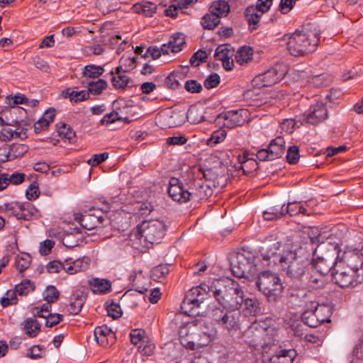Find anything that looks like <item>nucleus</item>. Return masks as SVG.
<instances>
[{"label": "nucleus", "mask_w": 363, "mask_h": 363, "mask_svg": "<svg viewBox=\"0 0 363 363\" xmlns=\"http://www.w3.org/2000/svg\"><path fill=\"white\" fill-rule=\"evenodd\" d=\"M215 15L209 11L203 16L201 23L204 29L213 30L220 23V18Z\"/></svg>", "instance_id": "nucleus-42"}, {"label": "nucleus", "mask_w": 363, "mask_h": 363, "mask_svg": "<svg viewBox=\"0 0 363 363\" xmlns=\"http://www.w3.org/2000/svg\"><path fill=\"white\" fill-rule=\"evenodd\" d=\"M185 89L190 93H200L201 92L203 87L201 84L199 83L196 80L190 79L185 82L184 84Z\"/></svg>", "instance_id": "nucleus-56"}, {"label": "nucleus", "mask_w": 363, "mask_h": 363, "mask_svg": "<svg viewBox=\"0 0 363 363\" xmlns=\"http://www.w3.org/2000/svg\"><path fill=\"white\" fill-rule=\"evenodd\" d=\"M57 133L60 137L65 142L72 143L75 138V132L66 123H61L57 126Z\"/></svg>", "instance_id": "nucleus-41"}, {"label": "nucleus", "mask_w": 363, "mask_h": 363, "mask_svg": "<svg viewBox=\"0 0 363 363\" xmlns=\"http://www.w3.org/2000/svg\"><path fill=\"white\" fill-rule=\"evenodd\" d=\"M108 158V152H103L101 154L93 155L92 157L87 161V163L91 167H95L104 162Z\"/></svg>", "instance_id": "nucleus-60"}, {"label": "nucleus", "mask_w": 363, "mask_h": 363, "mask_svg": "<svg viewBox=\"0 0 363 363\" xmlns=\"http://www.w3.org/2000/svg\"><path fill=\"white\" fill-rule=\"evenodd\" d=\"M89 264V258L86 257L74 260L72 258H68L65 260V272L69 274H74L86 269Z\"/></svg>", "instance_id": "nucleus-24"}, {"label": "nucleus", "mask_w": 363, "mask_h": 363, "mask_svg": "<svg viewBox=\"0 0 363 363\" xmlns=\"http://www.w3.org/2000/svg\"><path fill=\"white\" fill-rule=\"evenodd\" d=\"M256 285L269 302H277L282 296L284 286L279 277L269 270L259 274Z\"/></svg>", "instance_id": "nucleus-6"}, {"label": "nucleus", "mask_w": 363, "mask_h": 363, "mask_svg": "<svg viewBox=\"0 0 363 363\" xmlns=\"http://www.w3.org/2000/svg\"><path fill=\"white\" fill-rule=\"evenodd\" d=\"M186 121L184 109L167 110L159 113L156 118L157 124L162 128L179 126Z\"/></svg>", "instance_id": "nucleus-11"}, {"label": "nucleus", "mask_w": 363, "mask_h": 363, "mask_svg": "<svg viewBox=\"0 0 363 363\" xmlns=\"http://www.w3.org/2000/svg\"><path fill=\"white\" fill-rule=\"evenodd\" d=\"M209 11L211 13H216V16L220 18L221 17L226 16L230 11V6L228 2L225 1H216L209 8Z\"/></svg>", "instance_id": "nucleus-36"}, {"label": "nucleus", "mask_w": 363, "mask_h": 363, "mask_svg": "<svg viewBox=\"0 0 363 363\" xmlns=\"http://www.w3.org/2000/svg\"><path fill=\"white\" fill-rule=\"evenodd\" d=\"M186 120L192 123L197 124L204 121L203 109L196 106H191L186 112Z\"/></svg>", "instance_id": "nucleus-35"}, {"label": "nucleus", "mask_w": 363, "mask_h": 363, "mask_svg": "<svg viewBox=\"0 0 363 363\" xmlns=\"http://www.w3.org/2000/svg\"><path fill=\"white\" fill-rule=\"evenodd\" d=\"M15 289L19 295H25L27 294L30 290L33 291L34 286L30 280L23 279L19 284L15 286Z\"/></svg>", "instance_id": "nucleus-52"}, {"label": "nucleus", "mask_w": 363, "mask_h": 363, "mask_svg": "<svg viewBox=\"0 0 363 363\" xmlns=\"http://www.w3.org/2000/svg\"><path fill=\"white\" fill-rule=\"evenodd\" d=\"M219 304L229 310H238L244 302L243 291L232 279H214L205 286Z\"/></svg>", "instance_id": "nucleus-3"}, {"label": "nucleus", "mask_w": 363, "mask_h": 363, "mask_svg": "<svg viewBox=\"0 0 363 363\" xmlns=\"http://www.w3.org/2000/svg\"><path fill=\"white\" fill-rule=\"evenodd\" d=\"M185 45V35L181 33H175L170 37L167 43L162 45V53L168 55L170 52L173 53L179 52Z\"/></svg>", "instance_id": "nucleus-22"}, {"label": "nucleus", "mask_w": 363, "mask_h": 363, "mask_svg": "<svg viewBox=\"0 0 363 363\" xmlns=\"http://www.w3.org/2000/svg\"><path fill=\"white\" fill-rule=\"evenodd\" d=\"M203 177L206 180L213 181L214 183L218 179V186H223L225 183V167L218 162V174L212 169H208L203 172Z\"/></svg>", "instance_id": "nucleus-28"}, {"label": "nucleus", "mask_w": 363, "mask_h": 363, "mask_svg": "<svg viewBox=\"0 0 363 363\" xmlns=\"http://www.w3.org/2000/svg\"><path fill=\"white\" fill-rule=\"evenodd\" d=\"M255 255L246 250L234 252L229 260L233 274L239 278L249 277L255 270Z\"/></svg>", "instance_id": "nucleus-8"}, {"label": "nucleus", "mask_w": 363, "mask_h": 363, "mask_svg": "<svg viewBox=\"0 0 363 363\" xmlns=\"http://www.w3.org/2000/svg\"><path fill=\"white\" fill-rule=\"evenodd\" d=\"M104 221L103 216H95L92 214L82 215L80 218V225L87 230H92L97 228Z\"/></svg>", "instance_id": "nucleus-31"}, {"label": "nucleus", "mask_w": 363, "mask_h": 363, "mask_svg": "<svg viewBox=\"0 0 363 363\" xmlns=\"http://www.w3.org/2000/svg\"><path fill=\"white\" fill-rule=\"evenodd\" d=\"M256 339L250 340V345L257 347H261L263 349L264 355H267L271 352H277L281 347L279 345V341L277 338V334L273 328L257 331Z\"/></svg>", "instance_id": "nucleus-9"}, {"label": "nucleus", "mask_w": 363, "mask_h": 363, "mask_svg": "<svg viewBox=\"0 0 363 363\" xmlns=\"http://www.w3.org/2000/svg\"><path fill=\"white\" fill-rule=\"evenodd\" d=\"M44 298L49 303L56 302L60 296V292L54 286H48L43 292Z\"/></svg>", "instance_id": "nucleus-48"}, {"label": "nucleus", "mask_w": 363, "mask_h": 363, "mask_svg": "<svg viewBox=\"0 0 363 363\" xmlns=\"http://www.w3.org/2000/svg\"><path fill=\"white\" fill-rule=\"evenodd\" d=\"M248 112L245 109L229 111L218 114L216 118L218 124H222L223 127L233 128L242 125L247 119Z\"/></svg>", "instance_id": "nucleus-15"}, {"label": "nucleus", "mask_w": 363, "mask_h": 363, "mask_svg": "<svg viewBox=\"0 0 363 363\" xmlns=\"http://www.w3.org/2000/svg\"><path fill=\"white\" fill-rule=\"evenodd\" d=\"M337 258L339 259V261L337 262V264H341L343 267L346 265L348 269L356 272L359 269H363V251L360 253L357 248L347 247L342 254L341 252H339Z\"/></svg>", "instance_id": "nucleus-12"}, {"label": "nucleus", "mask_w": 363, "mask_h": 363, "mask_svg": "<svg viewBox=\"0 0 363 363\" xmlns=\"http://www.w3.org/2000/svg\"><path fill=\"white\" fill-rule=\"evenodd\" d=\"M291 302L296 306L302 307L305 310L315 308L320 304L315 295L310 290L292 289L290 294Z\"/></svg>", "instance_id": "nucleus-14"}, {"label": "nucleus", "mask_w": 363, "mask_h": 363, "mask_svg": "<svg viewBox=\"0 0 363 363\" xmlns=\"http://www.w3.org/2000/svg\"><path fill=\"white\" fill-rule=\"evenodd\" d=\"M108 315L112 317L113 319H117L122 315V311L118 304L111 303L106 306Z\"/></svg>", "instance_id": "nucleus-59"}, {"label": "nucleus", "mask_w": 363, "mask_h": 363, "mask_svg": "<svg viewBox=\"0 0 363 363\" xmlns=\"http://www.w3.org/2000/svg\"><path fill=\"white\" fill-rule=\"evenodd\" d=\"M169 272L168 264H159L152 270V276L154 279H161L167 275Z\"/></svg>", "instance_id": "nucleus-53"}, {"label": "nucleus", "mask_w": 363, "mask_h": 363, "mask_svg": "<svg viewBox=\"0 0 363 363\" xmlns=\"http://www.w3.org/2000/svg\"><path fill=\"white\" fill-rule=\"evenodd\" d=\"M42 347L40 345H34L28 350L26 356L30 359H36L42 357Z\"/></svg>", "instance_id": "nucleus-63"}, {"label": "nucleus", "mask_w": 363, "mask_h": 363, "mask_svg": "<svg viewBox=\"0 0 363 363\" xmlns=\"http://www.w3.org/2000/svg\"><path fill=\"white\" fill-rule=\"evenodd\" d=\"M162 53V48H159L157 46H150L146 50L143 57L145 58L151 57L153 60H157L161 56Z\"/></svg>", "instance_id": "nucleus-62"}, {"label": "nucleus", "mask_w": 363, "mask_h": 363, "mask_svg": "<svg viewBox=\"0 0 363 363\" xmlns=\"http://www.w3.org/2000/svg\"><path fill=\"white\" fill-rule=\"evenodd\" d=\"M304 277L305 284L310 289H323L328 283V277L311 267L308 269Z\"/></svg>", "instance_id": "nucleus-20"}, {"label": "nucleus", "mask_w": 363, "mask_h": 363, "mask_svg": "<svg viewBox=\"0 0 363 363\" xmlns=\"http://www.w3.org/2000/svg\"><path fill=\"white\" fill-rule=\"evenodd\" d=\"M285 74L284 70L271 68L267 71L257 75L252 80L257 87L270 86L279 82Z\"/></svg>", "instance_id": "nucleus-17"}, {"label": "nucleus", "mask_w": 363, "mask_h": 363, "mask_svg": "<svg viewBox=\"0 0 363 363\" xmlns=\"http://www.w3.org/2000/svg\"><path fill=\"white\" fill-rule=\"evenodd\" d=\"M245 14L250 32L257 30L259 27L258 23L263 13L257 10L254 6H250L245 9Z\"/></svg>", "instance_id": "nucleus-30"}, {"label": "nucleus", "mask_w": 363, "mask_h": 363, "mask_svg": "<svg viewBox=\"0 0 363 363\" xmlns=\"http://www.w3.org/2000/svg\"><path fill=\"white\" fill-rule=\"evenodd\" d=\"M240 313L238 310H229L225 311L219 325L228 330H237L239 326Z\"/></svg>", "instance_id": "nucleus-25"}, {"label": "nucleus", "mask_w": 363, "mask_h": 363, "mask_svg": "<svg viewBox=\"0 0 363 363\" xmlns=\"http://www.w3.org/2000/svg\"><path fill=\"white\" fill-rule=\"evenodd\" d=\"M209 284H201L193 287L186 294L181 304V311L189 316H203L209 311L210 290L204 289Z\"/></svg>", "instance_id": "nucleus-5"}, {"label": "nucleus", "mask_w": 363, "mask_h": 363, "mask_svg": "<svg viewBox=\"0 0 363 363\" xmlns=\"http://www.w3.org/2000/svg\"><path fill=\"white\" fill-rule=\"evenodd\" d=\"M23 330L30 337H36L40 331V324L37 320L28 318L24 321Z\"/></svg>", "instance_id": "nucleus-38"}, {"label": "nucleus", "mask_w": 363, "mask_h": 363, "mask_svg": "<svg viewBox=\"0 0 363 363\" xmlns=\"http://www.w3.org/2000/svg\"><path fill=\"white\" fill-rule=\"evenodd\" d=\"M84 235L82 232L77 228L70 229L67 231L62 238V243L67 247H74L78 246L83 240Z\"/></svg>", "instance_id": "nucleus-27"}, {"label": "nucleus", "mask_w": 363, "mask_h": 363, "mask_svg": "<svg viewBox=\"0 0 363 363\" xmlns=\"http://www.w3.org/2000/svg\"><path fill=\"white\" fill-rule=\"evenodd\" d=\"M107 82L104 79H99L96 82H88V91L89 95L90 94L93 95H99L106 88Z\"/></svg>", "instance_id": "nucleus-43"}, {"label": "nucleus", "mask_w": 363, "mask_h": 363, "mask_svg": "<svg viewBox=\"0 0 363 363\" xmlns=\"http://www.w3.org/2000/svg\"><path fill=\"white\" fill-rule=\"evenodd\" d=\"M333 256L325 257H318L317 261L311 267L314 270H317L322 274L328 277V274L333 270L335 271V263Z\"/></svg>", "instance_id": "nucleus-26"}, {"label": "nucleus", "mask_w": 363, "mask_h": 363, "mask_svg": "<svg viewBox=\"0 0 363 363\" xmlns=\"http://www.w3.org/2000/svg\"><path fill=\"white\" fill-rule=\"evenodd\" d=\"M296 352L294 350H278L277 352H271L264 355L265 360L269 363H292Z\"/></svg>", "instance_id": "nucleus-23"}, {"label": "nucleus", "mask_w": 363, "mask_h": 363, "mask_svg": "<svg viewBox=\"0 0 363 363\" xmlns=\"http://www.w3.org/2000/svg\"><path fill=\"white\" fill-rule=\"evenodd\" d=\"M166 233V225L160 220H145L138 226L134 236L138 240L144 238V241L153 245L160 243Z\"/></svg>", "instance_id": "nucleus-7"}, {"label": "nucleus", "mask_w": 363, "mask_h": 363, "mask_svg": "<svg viewBox=\"0 0 363 363\" xmlns=\"http://www.w3.org/2000/svg\"><path fill=\"white\" fill-rule=\"evenodd\" d=\"M85 296L82 293H75L73 294L71 298V302L69 307V312L71 314L77 315L78 314L84 303Z\"/></svg>", "instance_id": "nucleus-33"}, {"label": "nucleus", "mask_w": 363, "mask_h": 363, "mask_svg": "<svg viewBox=\"0 0 363 363\" xmlns=\"http://www.w3.org/2000/svg\"><path fill=\"white\" fill-rule=\"evenodd\" d=\"M168 193L169 196L175 201L179 203L187 202L186 194L188 186L185 187L177 178L172 177L169 182Z\"/></svg>", "instance_id": "nucleus-19"}, {"label": "nucleus", "mask_w": 363, "mask_h": 363, "mask_svg": "<svg viewBox=\"0 0 363 363\" xmlns=\"http://www.w3.org/2000/svg\"><path fill=\"white\" fill-rule=\"evenodd\" d=\"M284 204L276 205L269 208L267 211H264L263 217L267 220H272L281 218L286 214L284 208Z\"/></svg>", "instance_id": "nucleus-39"}, {"label": "nucleus", "mask_w": 363, "mask_h": 363, "mask_svg": "<svg viewBox=\"0 0 363 363\" xmlns=\"http://www.w3.org/2000/svg\"><path fill=\"white\" fill-rule=\"evenodd\" d=\"M212 194L213 189L207 182L195 180L188 184V193L186 194L188 201L199 203L202 200L207 199Z\"/></svg>", "instance_id": "nucleus-13"}, {"label": "nucleus", "mask_w": 363, "mask_h": 363, "mask_svg": "<svg viewBox=\"0 0 363 363\" xmlns=\"http://www.w3.org/2000/svg\"><path fill=\"white\" fill-rule=\"evenodd\" d=\"M262 262L264 266H279L287 277L300 279L303 277L311 262L308 259L298 256L290 243L277 242L266 245L261 250Z\"/></svg>", "instance_id": "nucleus-1"}, {"label": "nucleus", "mask_w": 363, "mask_h": 363, "mask_svg": "<svg viewBox=\"0 0 363 363\" xmlns=\"http://www.w3.org/2000/svg\"><path fill=\"white\" fill-rule=\"evenodd\" d=\"M253 54L252 49L248 46H243L240 48L235 54L236 62L240 65H244L251 60Z\"/></svg>", "instance_id": "nucleus-40"}, {"label": "nucleus", "mask_w": 363, "mask_h": 363, "mask_svg": "<svg viewBox=\"0 0 363 363\" xmlns=\"http://www.w3.org/2000/svg\"><path fill=\"white\" fill-rule=\"evenodd\" d=\"M319 38L320 30L312 25L284 35L289 52L295 57L303 56L315 50Z\"/></svg>", "instance_id": "nucleus-4"}, {"label": "nucleus", "mask_w": 363, "mask_h": 363, "mask_svg": "<svg viewBox=\"0 0 363 363\" xmlns=\"http://www.w3.org/2000/svg\"><path fill=\"white\" fill-rule=\"evenodd\" d=\"M133 9L135 13L143 14L147 17H152L156 12L157 6L152 2L147 1L134 4Z\"/></svg>", "instance_id": "nucleus-34"}, {"label": "nucleus", "mask_w": 363, "mask_h": 363, "mask_svg": "<svg viewBox=\"0 0 363 363\" xmlns=\"http://www.w3.org/2000/svg\"><path fill=\"white\" fill-rule=\"evenodd\" d=\"M91 290L95 294H106L110 291L111 283L104 279H94L90 281Z\"/></svg>", "instance_id": "nucleus-32"}, {"label": "nucleus", "mask_w": 363, "mask_h": 363, "mask_svg": "<svg viewBox=\"0 0 363 363\" xmlns=\"http://www.w3.org/2000/svg\"><path fill=\"white\" fill-rule=\"evenodd\" d=\"M179 340L186 349L199 350L208 345L216 337V330L204 320H195L180 328Z\"/></svg>", "instance_id": "nucleus-2"}, {"label": "nucleus", "mask_w": 363, "mask_h": 363, "mask_svg": "<svg viewBox=\"0 0 363 363\" xmlns=\"http://www.w3.org/2000/svg\"><path fill=\"white\" fill-rule=\"evenodd\" d=\"M226 137V132L224 130L220 129L214 131L211 138L207 140V145L213 147L223 141Z\"/></svg>", "instance_id": "nucleus-50"}, {"label": "nucleus", "mask_w": 363, "mask_h": 363, "mask_svg": "<svg viewBox=\"0 0 363 363\" xmlns=\"http://www.w3.org/2000/svg\"><path fill=\"white\" fill-rule=\"evenodd\" d=\"M246 309L250 311V313L256 314L260 311L259 302L256 298H244V302Z\"/></svg>", "instance_id": "nucleus-57"}, {"label": "nucleus", "mask_w": 363, "mask_h": 363, "mask_svg": "<svg viewBox=\"0 0 363 363\" xmlns=\"http://www.w3.org/2000/svg\"><path fill=\"white\" fill-rule=\"evenodd\" d=\"M220 82V76L216 73L211 74L203 82V86L207 89L215 88Z\"/></svg>", "instance_id": "nucleus-58"}, {"label": "nucleus", "mask_w": 363, "mask_h": 363, "mask_svg": "<svg viewBox=\"0 0 363 363\" xmlns=\"http://www.w3.org/2000/svg\"><path fill=\"white\" fill-rule=\"evenodd\" d=\"M39 194L38 186L35 183H33L28 187L26 195L28 199L34 200L38 197Z\"/></svg>", "instance_id": "nucleus-64"}, {"label": "nucleus", "mask_w": 363, "mask_h": 363, "mask_svg": "<svg viewBox=\"0 0 363 363\" xmlns=\"http://www.w3.org/2000/svg\"><path fill=\"white\" fill-rule=\"evenodd\" d=\"M208 58V55L206 51L199 50L190 58L189 62L193 67H198L201 63L205 62Z\"/></svg>", "instance_id": "nucleus-51"}, {"label": "nucleus", "mask_w": 363, "mask_h": 363, "mask_svg": "<svg viewBox=\"0 0 363 363\" xmlns=\"http://www.w3.org/2000/svg\"><path fill=\"white\" fill-rule=\"evenodd\" d=\"M121 67L116 69L117 76L112 77L113 85L117 89H123L127 86L130 80L129 77L121 72Z\"/></svg>", "instance_id": "nucleus-44"}, {"label": "nucleus", "mask_w": 363, "mask_h": 363, "mask_svg": "<svg viewBox=\"0 0 363 363\" xmlns=\"http://www.w3.org/2000/svg\"><path fill=\"white\" fill-rule=\"evenodd\" d=\"M61 269L65 271V261L61 262L60 261L53 260L47 264V271L49 273H58Z\"/></svg>", "instance_id": "nucleus-61"}, {"label": "nucleus", "mask_w": 363, "mask_h": 363, "mask_svg": "<svg viewBox=\"0 0 363 363\" xmlns=\"http://www.w3.org/2000/svg\"><path fill=\"white\" fill-rule=\"evenodd\" d=\"M285 140L284 138L279 136L272 140L267 148L269 150L271 160H276L281 157L285 150Z\"/></svg>", "instance_id": "nucleus-29"}, {"label": "nucleus", "mask_w": 363, "mask_h": 363, "mask_svg": "<svg viewBox=\"0 0 363 363\" xmlns=\"http://www.w3.org/2000/svg\"><path fill=\"white\" fill-rule=\"evenodd\" d=\"M334 282L342 288L355 286L361 282L357 272L348 268L345 269L341 264L335 263V271L332 272Z\"/></svg>", "instance_id": "nucleus-10"}, {"label": "nucleus", "mask_w": 363, "mask_h": 363, "mask_svg": "<svg viewBox=\"0 0 363 363\" xmlns=\"http://www.w3.org/2000/svg\"><path fill=\"white\" fill-rule=\"evenodd\" d=\"M94 333L96 342L100 345H104L106 337L112 335L111 330L105 325L96 328Z\"/></svg>", "instance_id": "nucleus-46"}, {"label": "nucleus", "mask_w": 363, "mask_h": 363, "mask_svg": "<svg viewBox=\"0 0 363 363\" xmlns=\"http://www.w3.org/2000/svg\"><path fill=\"white\" fill-rule=\"evenodd\" d=\"M31 257L28 254H23L16 258V266L20 272H23L29 267Z\"/></svg>", "instance_id": "nucleus-49"}, {"label": "nucleus", "mask_w": 363, "mask_h": 363, "mask_svg": "<svg viewBox=\"0 0 363 363\" xmlns=\"http://www.w3.org/2000/svg\"><path fill=\"white\" fill-rule=\"evenodd\" d=\"M104 69L101 66H96L94 65H89L84 67L82 74L83 76L89 78H97L102 75Z\"/></svg>", "instance_id": "nucleus-45"}, {"label": "nucleus", "mask_w": 363, "mask_h": 363, "mask_svg": "<svg viewBox=\"0 0 363 363\" xmlns=\"http://www.w3.org/2000/svg\"><path fill=\"white\" fill-rule=\"evenodd\" d=\"M330 313V308L326 305H319L314 309L305 310L302 315V320L305 325L311 328H316L323 323L330 322L328 315L320 317L321 313Z\"/></svg>", "instance_id": "nucleus-16"}, {"label": "nucleus", "mask_w": 363, "mask_h": 363, "mask_svg": "<svg viewBox=\"0 0 363 363\" xmlns=\"http://www.w3.org/2000/svg\"><path fill=\"white\" fill-rule=\"evenodd\" d=\"M300 157L298 147L296 145L290 146L287 150L286 160L289 164H296Z\"/></svg>", "instance_id": "nucleus-54"}, {"label": "nucleus", "mask_w": 363, "mask_h": 363, "mask_svg": "<svg viewBox=\"0 0 363 363\" xmlns=\"http://www.w3.org/2000/svg\"><path fill=\"white\" fill-rule=\"evenodd\" d=\"M235 50L230 45H218L214 53V57L217 60L223 62V67L225 70H231L234 65L233 56Z\"/></svg>", "instance_id": "nucleus-18"}, {"label": "nucleus", "mask_w": 363, "mask_h": 363, "mask_svg": "<svg viewBox=\"0 0 363 363\" xmlns=\"http://www.w3.org/2000/svg\"><path fill=\"white\" fill-rule=\"evenodd\" d=\"M2 126V128L0 131V140L2 141H9L13 138V133L14 130L11 128L8 124L4 125V121H3V124H0Z\"/></svg>", "instance_id": "nucleus-55"}, {"label": "nucleus", "mask_w": 363, "mask_h": 363, "mask_svg": "<svg viewBox=\"0 0 363 363\" xmlns=\"http://www.w3.org/2000/svg\"><path fill=\"white\" fill-rule=\"evenodd\" d=\"M38 317L45 318V325L48 328H52L58 323H60L63 320V315L57 313H48V315H38Z\"/></svg>", "instance_id": "nucleus-47"}, {"label": "nucleus", "mask_w": 363, "mask_h": 363, "mask_svg": "<svg viewBox=\"0 0 363 363\" xmlns=\"http://www.w3.org/2000/svg\"><path fill=\"white\" fill-rule=\"evenodd\" d=\"M28 147L23 144L13 143L6 155V160H12L23 156L28 152Z\"/></svg>", "instance_id": "nucleus-37"}, {"label": "nucleus", "mask_w": 363, "mask_h": 363, "mask_svg": "<svg viewBox=\"0 0 363 363\" xmlns=\"http://www.w3.org/2000/svg\"><path fill=\"white\" fill-rule=\"evenodd\" d=\"M328 117V110L323 103H318L310 107L305 120L312 125L323 122Z\"/></svg>", "instance_id": "nucleus-21"}]
</instances>
